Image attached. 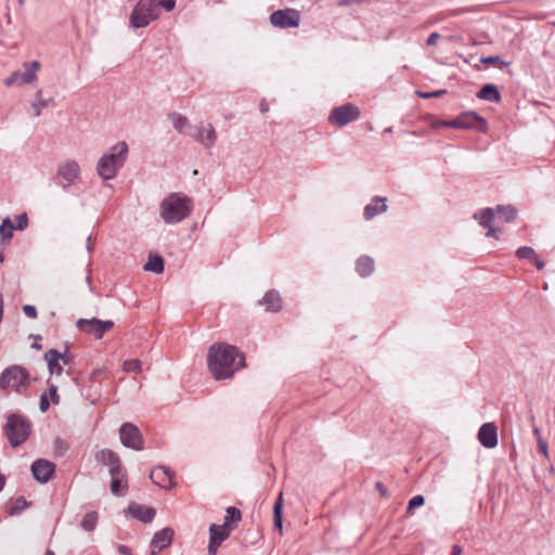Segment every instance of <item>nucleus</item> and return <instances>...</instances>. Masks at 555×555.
Masks as SVG:
<instances>
[{"instance_id": "nucleus-1", "label": "nucleus", "mask_w": 555, "mask_h": 555, "mask_svg": "<svg viewBox=\"0 0 555 555\" xmlns=\"http://www.w3.org/2000/svg\"><path fill=\"white\" fill-rule=\"evenodd\" d=\"M207 363L215 379H228L245 366V357L235 346L216 343L208 349Z\"/></svg>"}, {"instance_id": "nucleus-2", "label": "nucleus", "mask_w": 555, "mask_h": 555, "mask_svg": "<svg viewBox=\"0 0 555 555\" xmlns=\"http://www.w3.org/2000/svg\"><path fill=\"white\" fill-rule=\"evenodd\" d=\"M36 377H31L30 372L20 365L12 364L7 366L0 374V390L5 393L14 392L20 396H26Z\"/></svg>"}, {"instance_id": "nucleus-3", "label": "nucleus", "mask_w": 555, "mask_h": 555, "mask_svg": "<svg viewBox=\"0 0 555 555\" xmlns=\"http://www.w3.org/2000/svg\"><path fill=\"white\" fill-rule=\"evenodd\" d=\"M160 217L167 224H176L192 212L193 202L181 193H171L160 203Z\"/></svg>"}, {"instance_id": "nucleus-4", "label": "nucleus", "mask_w": 555, "mask_h": 555, "mask_svg": "<svg viewBox=\"0 0 555 555\" xmlns=\"http://www.w3.org/2000/svg\"><path fill=\"white\" fill-rule=\"evenodd\" d=\"M495 214H498L499 219L505 222H512L517 217V209L512 205H498L495 208L488 207L474 214V219L477 220L482 228L488 229L486 235L498 240L499 230L492 224Z\"/></svg>"}, {"instance_id": "nucleus-5", "label": "nucleus", "mask_w": 555, "mask_h": 555, "mask_svg": "<svg viewBox=\"0 0 555 555\" xmlns=\"http://www.w3.org/2000/svg\"><path fill=\"white\" fill-rule=\"evenodd\" d=\"M30 430V422L20 414L9 415L3 427L4 435L13 448L22 446L28 439Z\"/></svg>"}, {"instance_id": "nucleus-6", "label": "nucleus", "mask_w": 555, "mask_h": 555, "mask_svg": "<svg viewBox=\"0 0 555 555\" xmlns=\"http://www.w3.org/2000/svg\"><path fill=\"white\" fill-rule=\"evenodd\" d=\"M159 16L156 0H139L130 14V25L133 28L146 27Z\"/></svg>"}, {"instance_id": "nucleus-7", "label": "nucleus", "mask_w": 555, "mask_h": 555, "mask_svg": "<svg viewBox=\"0 0 555 555\" xmlns=\"http://www.w3.org/2000/svg\"><path fill=\"white\" fill-rule=\"evenodd\" d=\"M360 117V109L352 103H345L332 109L328 122L336 127H344Z\"/></svg>"}, {"instance_id": "nucleus-8", "label": "nucleus", "mask_w": 555, "mask_h": 555, "mask_svg": "<svg viewBox=\"0 0 555 555\" xmlns=\"http://www.w3.org/2000/svg\"><path fill=\"white\" fill-rule=\"evenodd\" d=\"M300 21L301 14L296 9L276 10L270 15L272 26L281 29L298 27Z\"/></svg>"}, {"instance_id": "nucleus-9", "label": "nucleus", "mask_w": 555, "mask_h": 555, "mask_svg": "<svg viewBox=\"0 0 555 555\" xmlns=\"http://www.w3.org/2000/svg\"><path fill=\"white\" fill-rule=\"evenodd\" d=\"M119 438L122 446L135 451L144 449V440L138 426L132 423H124L119 428Z\"/></svg>"}, {"instance_id": "nucleus-10", "label": "nucleus", "mask_w": 555, "mask_h": 555, "mask_svg": "<svg viewBox=\"0 0 555 555\" xmlns=\"http://www.w3.org/2000/svg\"><path fill=\"white\" fill-rule=\"evenodd\" d=\"M76 326L79 331L101 339L106 331L114 327V322L112 320L102 321L96 318L79 319L76 322Z\"/></svg>"}, {"instance_id": "nucleus-11", "label": "nucleus", "mask_w": 555, "mask_h": 555, "mask_svg": "<svg viewBox=\"0 0 555 555\" xmlns=\"http://www.w3.org/2000/svg\"><path fill=\"white\" fill-rule=\"evenodd\" d=\"M80 167L75 160H66L57 169L59 184L67 190L79 177Z\"/></svg>"}, {"instance_id": "nucleus-12", "label": "nucleus", "mask_w": 555, "mask_h": 555, "mask_svg": "<svg viewBox=\"0 0 555 555\" xmlns=\"http://www.w3.org/2000/svg\"><path fill=\"white\" fill-rule=\"evenodd\" d=\"M231 528L227 527V525H210L209 527V544H208V553L209 555H215L217 553L220 544L227 540L231 533Z\"/></svg>"}, {"instance_id": "nucleus-13", "label": "nucleus", "mask_w": 555, "mask_h": 555, "mask_svg": "<svg viewBox=\"0 0 555 555\" xmlns=\"http://www.w3.org/2000/svg\"><path fill=\"white\" fill-rule=\"evenodd\" d=\"M55 472V465L48 460H37L31 464L34 478L40 483H47Z\"/></svg>"}, {"instance_id": "nucleus-14", "label": "nucleus", "mask_w": 555, "mask_h": 555, "mask_svg": "<svg viewBox=\"0 0 555 555\" xmlns=\"http://www.w3.org/2000/svg\"><path fill=\"white\" fill-rule=\"evenodd\" d=\"M478 440L487 449H493L498 446V428L493 423H485L478 430Z\"/></svg>"}, {"instance_id": "nucleus-15", "label": "nucleus", "mask_w": 555, "mask_h": 555, "mask_svg": "<svg viewBox=\"0 0 555 555\" xmlns=\"http://www.w3.org/2000/svg\"><path fill=\"white\" fill-rule=\"evenodd\" d=\"M194 131L195 132L192 137L204 147L210 149L215 144L217 134L211 124H207L206 127L203 124L201 126H195Z\"/></svg>"}, {"instance_id": "nucleus-16", "label": "nucleus", "mask_w": 555, "mask_h": 555, "mask_svg": "<svg viewBox=\"0 0 555 555\" xmlns=\"http://www.w3.org/2000/svg\"><path fill=\"white\" fill-rule=\"evenodd\" d=\"M173 538V530L169 527L164 528L157 531L152 541H151V553L152 555H156L162 552L164 548L168 547Z\"/></svg>"}, {"instance_id": "nucleus-17", "label": "nucleus", "mask_w": 555, "mask_h": 555, "mask_svg": "<svg viewBox=\"0 0 555 555\" xmlns=\"http://www.w3.org/2000/svg\"><path fill=\"white\" fill-rule=\"evenodd\" d=\"M150 478L155 485L164 489H169L175 486L173 473L166 466H157L153 468L150 474Z\"/></svg>"}, {"instance_id": "nucleus-18", "label": "nucleus", "mask_w": 555, "mask_h": 555, "mask_svg": "<svg viewBox=\"0 0 555 555\" xmlns=\"http://www.w3.org/2000/svg\"><path fill=\"white\" fill-rule=\"evenodd\" d=\"M128 151V144L125 141H119L109 147L105 155L120 169L127 159Z\"/></svg>"}, {"instance_id": "nucleus-19", "label": "nucleus", "mask_w": 555, "mask_h": 555, "mask_svg": "<svg viewBox=\"0 0 555 555\" xmlns=\"http://www.w3.org/2000/svg\"><path fill=\"white\" fill-rule=\"evenodd\" d=\"M128 513L133 518L139 519L144 524L152 522L156 515V512L153 507H147L138 503H130L128 506Z\"/></svg>"}, {"instance_id": "nucleus-20", "label": "nucleus", "mask_w": 555, "mask_h": 555, "mask_svg": "<svg viewBox=\"0 0 555 555\" xmlns=\"http://www.w3.org/2000/svg\"><path fill=\"white\" fill-rule=\"evenodd\" d=\"M459 129H479L485 119L475 112H465L456 117Z\"/></svg>"}, {"instance_id": "nucleus-21", "label": "nucleus", "mask_w": 555, "mask_h": 555, "mask_svg": "<svg viewBox=\"0 0 555 555\" xmlns=\"http://www.w3.org/2000/svg\"><path fill=\"white\" fill-rule=\"evenodd\" d=\"M61 352L56 349H49L43 354V359L47 362L49 373L51 375L60 376L63 373V364L60 362Z\"/></svg>"}, {"instance_id": "nucleus-22", "label": "nucleus", "mask_w": 555, "mask_h": 555, "mask_svg": "<svg viewBox=\"0 0 555 555\" xmlns=\"http://www.w3.org/2000/svg\"><path fill=\"white\" fill-rule=\"evenodd\" d=\"M118 170L119 168H117L105 154L98 162L96 171L104 180L114 179Z\"/></svg>"}, {"instance_id": "nucleus-23", "label": "nucleus", "mask_w": 555, "mask_h": 555, "mask_svg": "<svg viewBox=\"0 0 555 555\" xmlns=\"http://www.w3.org/2000/svg\"><path fill=\"white\" fill-rule=\"evenodd\" d=\"M387 210L386 198L380 196H375L372 198L371 203L364 207V218L366 220L373 219L375 216L383 214Z\"/></svg>"}, {"instance_id": "nucleus-24", "label": "nucleus", "mask_w": 555, "mask_h": 555, "mask_svg": "<svg viewBox=\"0 0 555 555\" xmlns=\"http://www.w3.org/2000/svg\"><path fill=\"white\" fill-rule=\"evenodd\" d=\"M260 305L266 306L267 311L278 312L282 308V298L276 291H269L264 294Z\"/></svg>"}, {"instance_id": "nucleus-25", "label": "nucleus", "mask_w": 555, "mask_h": 555, "mask_svg": "<svg viewBox=\"0 0 555 555\" xmlns=\"http://www.w3.org/2000/svg\"><path fill=\"white\" fill-rule=\"evenodd\" d=\"M25 72H20V85L31 83L37 79L36 72L40 67V63L38 61H33L30 63H25Z\"/></svg>"}, {"instance_id": "nucleus-26", "label": "nucleus", "mask_w": 555, "mask_h": 555, "mask_svg": "<svg viewBox=\"0 0 555 555\" xmlns=\"http://www.w3.org/2000/svg\"><path fill=\"white\" fill-rule=\"evenodd\" d=\"M477 98L489 102H499L501 99L498 87L492 83L485 85L477 93Z\"/></svg>"}, {"instance_id": "nucleus-27", "label": "nucleus", "mask_w": 555, "mask_h": 555, "mask_svg": "<svg viewBox=\"0 0 555 555\" xmlns=\"http://www.w3.org/2000/svg\"><path fill=\"white\" fill-rule=\"evenodd\" d=\"M95 460L105 466H109L117 463L120 459L118 454L111 449H102L96 452Z\"/></svg>"}, {"instance_id": "nucleus-28", "label": "nucleus", "mask_w": 555, "mask_h": 555, "mask_svg": "<svg viewBox=\"0 0 555 555\" xmlns=\"http://www.w3.org/2000/svg\"><path fill=\"white\" fill-rule=\"evenodd\" d=\"M374 271V260L369 256H361L357 261V272L361 276H369Z\"/></svg>"}, {"instance_id": "nucleus-29", "label": "nucleus", "mask_w": 555, "mask_h": 555, "mask_svg": "<svg viewBox=\"0 0 555 555\" xmlns=\"http://www.w3.org/2000/svg\"><path fill=\"white\" fill-rule=\"evenodd\" d=\"M143 269L156 274L164 272V260L158 255H150L149 260L144 264Z\"/></svg>"}, {"instance_id": "nucleus-30", "label": "nucleus", "mask_w": 555, "mask_h": 555, "mask_svg": "<svg viewBox=\"0 0 555 555\" xmlns=\"http://www.w3.org/2000/svg\"><path fill=\"white\" fill-rule=\"evenodd\" d=\"M273 524L279 530H282L283 525V493L280 492L273 505Z\"/></svg>"}, {"instance_id": "nucleus-31", "label": "nucleus", "mask_w": 555, "mask_h": 555, "mask_svg": "<svg viewBox=\"0 0 555 555\" xmlns=\"http://www.w3.org/2000/svg\"><path fill=\"white\" fill-rule=\"evenodd\" d=\"M169 118L172 122L173 128L179 132L182 133L185 128H191L190 121L188 117L173 112L169 115Z\"/></svg>"}, {"instance_id": "nucleus-32", "label": "nucleus", "mask_w": 555, "mask_h": 555, "mask_svg": "<svg viewBox=\"0 0 555 555\" xmlns=\"http://www.w3.org/2000/svg\"><path fill=\"white\" fill-rule=\"evenodd\" d=\"M98 524V513L96 512H89L87 513L81 522L80 526L86 531H93Z\"/></svg>"}, {"instance_id": "nucleus-33", "label": "nucleus", "mask_w": 555, "mask_h": 555, "mask_svg": "<svg viewBox=\"0 0 555 555\" xmlns=\"http://www.w3.org/2000/svg\"><path fill=\"white\" fill-rule=\"evenodd\" d=\"M51 102H52V99H43L42 98V92L39 90L36 93V101L33 102V104H31V107L34 109V115L35 116H40L41 108L48 107Z\"/></svg>"}, {"instance_id": "nucleus-34", "label": "nucleus", "mask_w": 555, "mask_h": 555, "mask_svg": "<svg viewBox=\"0 0 555 555\" xmlns=\"http://www.w3.org/2000/svg\"><path fill=\"white\" fill-rule=\"evenodd\" d=\"M225 512L227 515L222 525H227V527H230L231 524L238 522L242 519L241 511L234 506H229Z\"/></svg>"}, {"instance_id": "nucleus-35", "label": "nucleus", "mask_w": 555, "mask_h": 555, "mask_svg": "<svg viewBox=\"0 0 555 555\" xmlns=\"http://www.w3.org/2000/svg\"><path fill=\"white\" fill-rule=\"evenodd\" d=\"M14 225L10 218L3 219L2 223L0 224V236L2 238H11L13 236V230Z\"/></svg>"}, {"instance_id": "nucleus-36", "label": "nucleus", "mask_w": 555, "mask_h": 555, "mask_svg": "<svg viewBox=\"0 0 555 555\" xmlns=\"http://www.w3.org/2000/svg\"><path fill=\"white\" fill-rule=\"evenodd\" d=\"M122 369L128 373H140L142 371V362L139 359L126 360Z\"/></svg>"}, {"instance_id": "nucleus-37", "label": "nucleus", "mask_w": 555, "mask_h": 555, "mask_svg": "<svg viewBox=\"0 0 555 555\" xmlns=\"http://www.w3.org/2000/svg\"><path fill=\"white\" fill-rule=\"evenodd\" d=\"M127 486L121 483V478H112L111 491L114 495L122 496L126 494Z\"/></svg>"}, {"instance_id": "nucleus-38", "label": "nucleus", "mask_w": 555, "mask_h": 555, "mask_svg": "<svg viewBox=\"0 0 555 555\" xmlns=\"http://www.w3.org/2000/svg\"><path fill=\"white\" fill-rule=\"evenodd\" d=\"M68 448L69 446L64 439L56 438L54 440V454L56 456H63L67 452Z\"/></svg>"}, {"instance_id": "nucleus-39", "label": "nucleus", "mask_w": 555, "mask_h": 555, "mask_svg": "<svg viewBox=\"0 0 555 555\" xmlns=\"http://www.w3.org/2000/svg\"><path fill=\"white\" fill-rule=\"evenodd\" d=\"M516 256L519 259H533L535 256V251L532 247L521 246L516 250Z\"/></svg>"}, {"instance_id": "nucleus-40", "label": "nucleus", "mask_w": 555, "mask_h": 555, "mask_svg": "<svg viewBox=\"0 0 555 555\" xmlns=\"http://www.w3.org/2000/svg\"><path fill=\"white\" fill-rule=\"evenodd\" d=\"M27 506H28V502L26 501V499L23 496H20L15 500V502L11 508V514L21 513L22 511L27 508Z\"/></svg>"}, {"instance_id": "nucleus-41", "label": "nucleus", "mask_w": 555, "mask_h": 555, "mask_svg": "<svg viewBox=\"0 0 555 555\" xmlns=\"http://www.w3.org/2000/svg\"><path fill=\"white\" fill-rule=\"evenodd\" d=\"M109 475L112 478H122L124 477V470L121 466L120 460L117 463H114L113 465H109Z\"/></svg>"}, {"instance_id": "nucleus-42", "label": "nucleus", "mask_w": 555, "mask_h": 555, "mask_svg": "<svg viewBox=\"0 0 555 555\" xmlns=\"http://www.w3.org/2000/svg\"><path fill=\"white\" fill-rule=\"evenodd\" d=\"M424 503H425V499L423 495L418 494V495L413 496L409 502L408 512H410L416 507L423 506Z\"/></svg>"}, {"instance_id": "nucleus-43", "label": "nucleus", "mask_w": 555, "mask_h": 555, "mask_svg": "<svg viewBox=\"0 0 555 555\" xmlns=\"http://www.w3.org/2000/svg\"><path fill=\"white\" fill-rule=\"evenodd\" d=\"M156 4H157V8L158 7H162L164 8L167 12H170L175 9L176 7V0H156Z\"/></svg>"}, {"instance_id": "nucleus-44", "label": "nucleus", "mask_w": 555, "mask_h": 555, "mask_svg": "<svg viewBox=\"0 0 555 555\" xmlns=\"http://www.w3.org/2000/svg\"><path fill=\"white\" fill-rule=\"evenodd\" d=\"M49 397L51 398L54 404L60 403V396L57 395V386L54 384H49Z\"/></svg>"}, {"instance_id": "nucleus-45", "label": "nucleus", "mask_w": 555, "mask_h": 555, "mask_svg": "<svg viewBox=\"0 0 555 555\" xmlns=\"http://www.w3.org/2000/svg\"><path fill=\"white\" fill-rule=\"evenodd\" d=\"M4 85L7 87H12L13 85H20V72H14L11 74V76L5 78Z\"/></svg>"}, {"instance_id": "nucleus-46", "label": "nucleus", "mask_w": 555, "mask_h": 555, "mask_svg": "<svg viewBox=\"0 0 555 555\" xmlns=\"http://www.w3.org/2000/svg\"><path fill=\"white\" fill-rule=\"evenodd\" d=\"M27 224H28V217L24 212V214H21L17 216V223L14 228L17 230H24L27 227Z\"/></svg>"}, {"instance_id": "nucleus-47", "label": "nucleus", "mask_w": 555, "mask_h": 555, "mask_svg": "<svg viewBox=\"0 0 555 555\" xmlns=\"http://www.w3.org/2000/svg\"><path fill=\"white\" fill-rule=\"evenodd\" d=\"M50 408V401L48 395L44 392L40 396L39 409L42 413L47 412Z\"/></svg>"}, {"instance_id": "nucleus-48", "label": "nucleus", "mask_w": 555, "mask_h": 555, "mask_svg": "<svg viewBox=\"0 0 555 555\" xmlns=\"http://www.w3.org/2000/svg\"><path fill=\"white\" fill-rule=\"evenodd\" d=\"M446 92H447L446 90H438V91H435V92H422V91H418L417 94L421 98H423V99H430V98H438L441 94H444Z\"/></svg>"}, {"instance_id": "nucleus-49", "label": "nucleus", "mask_w": 555, "mask_h": 555, "mask_svg": "<svg viewBox=\"0 0 555 555\" xmlns=\"http://www.w3.org/2000/svg\"><path fill=\"white\" fill-rule=\"evenodd\" d=\"M538 450L540 453H542L545 457L548 456V450H547V442L542 437H539L538 441Z\"/></svg>"}, {"instance_id": "nucleus-50", "label": "nucleus", "mask_w": 555, "mask_h": 555, "mask_svg": "<svg viewBox=\"0 0 555 555\" xmlns=\"http://www.w3.org/2000/svg\"><path fill=\"white\" fill-rule=\"evenodd\" d=\"M23 311L24 313L28 317V318H31V319H36L37 318V309L35 306H31V305H25L23 306Z\"/></svg>"}, {"instance_id": "nucleus-51", "label": "nucleus", "mask_w": 555, "mask_h": 555, "mask_svg": "<svg viewBox=\"0 0 555 555\" xmlns=\"http://www.w3.org/2000/svg\"><path fill=\"white\" fill-rule=\"evenodd\" d=\"M72 360H73V356L70 354V352L68 350H66L64 353H61L60 362L63 365L69 364L72 362Z\"/></svg>"}, {"instance_id": "nucleus-52", "label": "nucleus", "mask_w": 555, "mask_h": 555, "mask_svg": "<svg viewBox=\"0 0 555 555\" xmlns=\"http://www.w3.org/2000/svg\"><path fill=\"white\" fill-rule=\"evenodd\" d=\"M440 37L441 36L439 33H436V31L431 33L427 38V41H426L427 46H435Z\"/></svg>"}, {"instance_id": "nucleus-53", "label": "nucleus", "mask_w": 555, "mask_h": 555, "mask_svg": "<svg viewBox=\"0 0 555 555\" xmlns=\"http://www.w3.org/2000/svg\"><path fill=\"white\" fill-rule=\"evenodd\" d=\"M441 125H442L443 127H449V128H455V129H459V127H457L459 122H457V119H456V118H454V119H450V120H443V121L441 122Z\"/></svg>"}, {"instance_id": "nucleus-54", "label": "nucleus", "mask_w": 555, "mask_h": 555, "mask_svg": "<svg viewBox=\"0 0 555 555\" xmlns=\"http://www.w3.org/2000/svg\"><path fill=\"white\" fill-rule=\"evenodd\" d=\"M118 552L122 555H132L131 550L127 545H124V544H120L118 546Z\"/></svg>"}, {"instance_id": "nucleus-55", "label": "nucleus", "mask_w": 555, "mask_h": 555, "mask_svg": "<svg viewBox=\"0 0 555 555\" xmlns=\"http://www.w3.org/2000/svg\"><path fill=\"white\" fill-rule=\"evenodd\" d=\"M532 261L538 270H542L545 266L544 262L539 257H537V255L534 256Z\"/></svg>"}, {"instance_id": "nucleus-56", "label": "nucleus", "mask_w": 555, "mask_h": 555, "mask_svg": "<svg viewBox=\"0 0 555 555\" xmlns=\"http://www.w3.org/2000/svg\"><path fill=\"white\" fill-rule=\"evenodd\" d=\"M375 487L382 493V495H386L387 494V490H386V488H385L383 482L377 481Z\"/></svg>"}, {"instance_id": "nucleus-57", "label": "nucleus", "mask_w": 555, "mask_h": 555, "mask_svg": "<svg viewBox=\"0 0 555 555\" xmlns=\"http://www.w3.org/2000/svg\"><path fill=\"white\" fill-rule=\"evenodd\" d=\"M462 547L457 544H454L452 546V552H451V555H462Z\"/></svg>"}, {"instance_id": "nucleus-58", "label": "nucleus", "mask_w": 555, "mask_h": 555, "mask_svg": "<svg viewBox=\"0 0 555 555\" xmlns=\"http://www.w3.org/2000/svg\"><path fill=\"white\" fill-rule=\"evenodd\" d=\"M260 111H261V113H266V112L269 111V105H268V103L266 101H262L260 103Z\"/></svg>"}, {"instance_id": "nucleus-59", "label": "nucleus", "mask_w": 555, "mask_h": 555, "mask_svg": "<svg viewBox=\"0 0 555 555\" xmlns=\"http://www.w3.org/2000/svg\"><path fill=\"white\" fill-rule=\"evenodd\" d=\"M533 435L537 437V440L539 441V437H541V433L537 426L533 427Z\"/></svg>"}, {"instance_id": "nucleus-60", "label": "nucleus", "mask_w": 555, "mask_h": 555, "mask_svg": "<svg viewBox=\"0 0 555 555\" xmlns=\"http://www.w3.org/2000/svg\"><path fill=\"white\" fill-rule=\"evenodd\" d=\"M351 2H354V1H353V0H340V1H339V5H340V7L348 5V4H350Z\"/></svg>"}, {"instance_id": "nucleus-61", "label": "nucleus", "mask_w": 555, "mask_h": 555, "mask_svg": "<svg viewBox=\"0 0 555 555\" xmlns=\"http://www.w3.org/2000/svg\"><path fill=\"white\" fill-rule=\"evenodd\" d=\"M4 483H5V479H4V477L0 474V491L3 489Z\"/></svg>"}, {"instance_id": "nucleus-62", "label": "nucleus", "mask_w": 555, "mask_h": 555, "mask_svg": "<svg viewBox=\"0 0 555 555\" xmlns=\"http://www.w3.org/2000/svg\"><path fill=\"white\" fill-rule=\"evenodd\" d=\"M31 348L36 349V350H40L42 348V346L38 343H34V344H31Z\"/></svg>"}, {"instance_id": "nucleus-63", "label": "nucleus", "mask_w": 555, "mask_h": 555, "mask_svg": "<svg viewBox=\"0 0 555 555\" xmlns=\"http://www.w3.org/2000/svg\"><path fill=\"white\" fill-rule=\"evenodd\" d=\"M496 60H498V57L490 56L488 59H485L483 62L492 63V62H494Z\"/></svg>"}, {"instance_id": "nucleus-64", "label": "nucleus", "mask_w": 555, "mask_h": 555, "mask_svg": "<svg viewBox=\"0 0 555 555\" xmlns=\"http://www.w3.org/2000/svg\"><path fill=\"white\" fill-rule=\"evenodd\" d=\"M46 555H55L53 551L47 550Z\"/></svg>"}]
</instances>
